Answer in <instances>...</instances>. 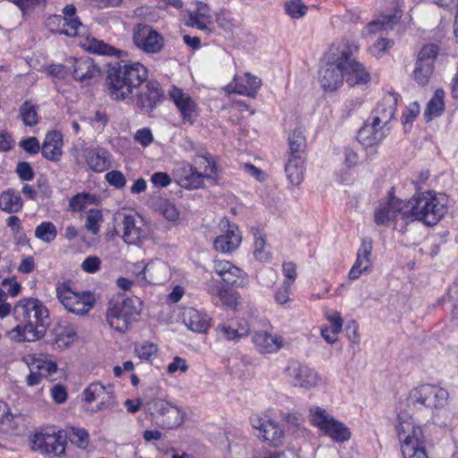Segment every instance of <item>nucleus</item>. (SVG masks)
<instances>
[{
  "instance_id": "nucleus-37",
  "label": "nucleus",
  "mask_w": 458,
  "mask_h": 458,
  "mask_svg": "<svg viewBox=\"0 0 458 458\" xmlns=\"http://www.w3.org/2000/svg\"><path fill=\"white\" fill-rule=\"evenodd\" d=\"M245 78L246 84L234 78L233 91L254 98L261 86V80L249 72L245 73Z\"/></svg>"
},
{
  "instance_id": "nucleus-54",
  "label": "nucleus",
  "mask_w": 458,
  "mask_h": 458,
  "mask_svg": "<svg viewBox=\"0 0 458 458\" xmlns=\"http://www.w3.org/2000/svg\"><path fill=\"white\" fill-rule=\"evenodd\" d=\"M216 291L222 304L233 309L237 306L238 294L235 292L225 286H219Z\"/></svg>"
},
{
  "instance_id": "nucleus-38",
  "label": "nucleus",
  "mask_w": 458,
  "mask_h": 458,
  "mask_svg": "<svg viewBox=\"0 0 458 458\" xmlns=\"http://www.w3.org/2000/svg\"><path fill=\"white\" fill-rule=\"evenodd\" d=\"M24 360L29 369H37L43 377H49L57 370L56 362L46 357L28 356Z\"/></svg>"
},
{
  "instance_id": "nucleus-27",
  "label": "nucleus",
  "mask_w": 458,
  "mask_h": 458,
  "mask_svg": "<svg viewBox=\"0 0 458 458\" xmlns=\"http://www.w3.org/2000/svg\"><path fill=\"white\" fill-rule=\"evenodd\" d=\"M371 251L372 241L369 239H363L360 248L358 249L356 260L348 274L350 280H356L363 273L369 271L372 266L370 259Z\"/></svg>"
},
{
  "instance_id": "nucleus-34",
  "label": "nucleus",
  "mask_w": 458,
  "mask_h": 458,
  "mask_svg": "<svg viewBox=\"0 0 458 458\" xmlns=\"http://www.w3.org/2000/svg\"><path fill=\"white\" fill-rule=\"evenodd\" d=\"M24 202L21 193L12 188L3 191L0 193V210L6 214H15L21 212Z\"/></svg>"
},
{
  "instance_id": "nucleus-60",
  "label": "nucleus",
  "mask_w": 458,
  "mask_h": 458,
  "mask_svg": "<svg viewBox=\"0 0 458 458\" xmlns=\"http://www.w3.org/2000/svg\"><path fill=\"white\" fill-rule=\"evenodd\" d=\"M282 271L285 277L283 283H288L290 285H293L297 278V267L295 263L292 261L284 262Z\"/></svg>"
},
{
  "instance_id": "nucleus-62",
  "label": "nucleus",
  "mask_w": 458,
  "mask_h": 458,
  "mask_svg": "<svg viewBox=\"0 0 458 458\" xmlns=\"http://www.w3.org/2000/svg\"><path fill=\"white\" fill-rule=\"evenodd\" d=\"M189 369L187 361L179 356H175L173 361L170 362L166 368V371L169 374H175L176 372L185 373Z\"/></svg>"
},
{
  "instance_id": "nucleus-31",
  "label": "nucleus",
  "mask_w": 458,
  "mask_h": 458,
  "mask_svg": "<svg viewBox=\"0 0 458 458\" xmlns=\"http://www.w3.org/2000/svg\"><path fill=\"white\" fill-rule=\"evenodd\" d=\"M252 343L259 352L270 354L277 352L283 346V338L267 331H258L252 335Z\"/></svg>"
},
{
  "instance_id": "nucleus-4",
  "label": "nucleus",
  "mask_w": 458,
  "mask_h": 458,
  "mask_svg": "<svg viewBox=\"0 0 458 458\" xmlns=\"http://www.w3.org/2000/svg\"><path fill=\"white\" fill-rule=\"evenodd\" d=\"M358 49L356 44L342 41L333 45L324 55L318 70V81L325 93L335 92L344 84L345 63Z\"/></svg>"
},
{
  "instance_id": "nucleus-13",
  "label": "nucleus",
  "mask_w": 458,
  "mask_h": 458,
  "mask_svg": "<svg viewBox=\"0 0 458 458\" xmlns=\"http://www.w3.org/2000/svg\"><path fill=\"white\" fill-rule=\"evenodd\" d=\"M57 297L64 307L76 315L88 313L94 306L95 297L91 293H75L66 284H61L56 289Z\"/></svg>"
},
{
  "instance_id": "nucleus-12",
  "label": "nucleus",
  "mask_w": 458,
  "mask_h": 458,
  "mask_svg": "<svg viewBox=\"0 0 458 458\" xmlns=\"http://www.w3.org/2000/svg\"><path fill=\"white\" fill-rule=\"evenodd\" d=\"M438 54L439 47L436 44H427L419 51L412 77L420 86L425 87L429 83Z\"/></svg>"
},
{
  "instance_id": "nucleus-18",
  "label": "nucleus",
  "mask_w": 458,
  "mask_h": 458,
  "mask_svg": "<svg viewBox=\"0 0 458 458\" xmlns=\"http://www.w3.org/2000/svg\"><path fill=\"white\" fill-rule=\"evenodd\" d=\"M149 410L160 416L162 426L168 428L179 427L184 420V411L163 399L153 400L149 404Z\"/></svg>"
},
{
  "instance_id": "nucleus-33",
  "label": "nucleus",
  "mask_w": 458,
  "mask_h": 458,
  "mask_svg": "<svg viewBox=\"0 0 458 458\" xmlns=\"http://www.w3.org/2000/svg\"><path fill=\"white\" fill-rule=\"evenodd\" d=\"M216 332L219 339L235 341L246 336L250 332V327L245 320L238 322L237 326L233 322L223 323L216 327Z\"/></svg>"
},
{
  "instance_id": "nucleus-17",
  "label": "nucleus",
  "mask_w": 458,
  "mask_h": 458,
  "mask_svg": "<svg viewBox=\"0 0 458 458\" xmlns=\"http://www.w3.org/2000/svg\"><path fill=\"white\" fill-rule=\"evenodd\" d=\"M221 233L214 240V248L222 253H232L237 250L242 242V235L235 224H231L227 219H222L219 223Z\"/></svg>"
},
{
  "instance_id": "nucleus-15",
  "label": "nucleus",
  "mask_w": 458,
  "mask_h": 458,
  "mask_svg": "<svg viewBox=\"0 0 458 458\" xmlns=\"http://www.w3.org/2000/svg\"><path fill=\"white\" fill-rule=\"evenodd\" d=\"M374 220L377 225L389 226L399 220L408 222L406 202L391 197L386 201L380 202L374 212Z\"/></svg>"
},
{
  "instance_id": "nucleus-42",
  "label": "nucleus",
  "mask_w": 458,
  "mask_h": 458,
  "mask_svg": "<svg viewBox=\"0 0 458 458\" xmlns=\"http://www.w3.org/2000/svg\"><path fill=\"white\" fill-rule=\"evenodd\" d=\"M444 98V89H437L425 109L424 116L427 121H430L433 117H437L442 114L445 108Z\"/></svg>"
},
{
  "instance_id": "nucleus-35",
  "label": "nucleus",
  "mask_w": 458,
  "mask_h": 458,
  "mask_svg": "<svg viewBox=\"0 0 458 458\" xmlns=\"http://www.w3.org/2000/svg\"><path fill=\"white\" fill-rule=\"evenodd\" d=\"M169 276V266L165 261L155 259L147 264V284H162Z\"/></svg>"
},
{
  "instance_id": "nucleus-52",
  "label": "nucleus",
  "mask_w": 458,
  "mask_h": 458,
  "mask_svg": "<svg viewBox=\"0 0 458 458\" xmlns=\"http://www.w3.org/2000/svg\"><path fill=\"white\" fill-rule=\"evenodd\" d=\"M102 222V212L98 209H90L87 214L85 227L92 234L96 235L99 232Z\"/></svg>"
},
{
  "instance_id": "nucleus-39",
  "label": "nucleus",
  "mask_w": 458,
  "mask_h": 458,
  "mask_svg": "<svg viewBox=\"0 0 458 458\" xmlns=\"http://www.w3.org/2000/svg\"><path fill=\"white\" fill-rule=\"evenodd\" d=\"M253 255L261 263L268 262L272 258L271 248L267 242L266 235L259 231L254 233Z\"/></svg>"
},
{
  "instance_id": "nucleus-23",
  "label": "nucleus",
  "mask_w": 458,
  "mask_h": 458,
  "mask_svg": "<svg viewBox=\"0 0 458 458\" xmlns=\"http://www.w3.org/2000/svg\"><path fill=\"white\" fill-rule=\"evenodd\" d=\"M67 63L70 64L69 69L72 71V77L78 81L89 84L93 79L100 76L99 67L90 57H70Z\"/></svg>"
},
{
  "instance_id": "nucleus-11",
  "label": "nucleus",
  "mask_w": 458,
  "mask_h": 458,
  "mask_svg": "<svg viewBox=\"0 0 458 458\" xmlns=\"http://www.w3.org/2000/svg\"><path fill=\"white\" fill-rule=\"evenodd\" d=\"M448 392L437 385L423 384L413 387L408 394V401L429 409H442L447 403Z\"/></svg>"
},
{
  "instance_id": "nucleus-2",
  "label": "nucleus",
  "mask_w": 458,
  "mask_h": 458,
  "mask_svg": "<svg viewBox=\"0 0 458 458\" xmlns=\"http://www.w3.org/2000/svg\"><path fill=\"white\" fill-rule=\"evenodd\" d=\"M220 170L216 157L208 153L197 155L193 163L177 162L173 170V179L185 190H198L205 186V180L216 183Z\"/></svg>"
},
{
  "instance_id": "nucleus-10",
  "label": "nucleus",
  "mask_w": 458,
  "mask_h": 458,
  "mask_svg": "<svg viewBox=\"0 0 458 458\" xmlns=\"http://www.w3.org/2000/svg\"><path fill=\"white\" fill-rule=\"evenodd\" d=\"M286 382L292 386L310 390L322 385L321 375L313 368L298 361H291L284 369Z\"/></svg>"
},
{
  "instance_id": "nucleus-41",
  "label": "nucleus",
  "mask_w": 458,
  "mask_h": 458,
  "mask_svg": "<svg viewBox=\"0 0 458 458\" xmlns=\"http://www.w3.org/2000/svg\"><path fill=\"white\" fill-rule=\"evenodd\" d=\"M77 339V332L72 326H60L55 328L54 344L59 349H65Z\"/></svg>"
},
{
  "instance_id": "nucleus-20",
  "label": "nucleus",
  "mask_w": 458,
  "mask_h": 458,
  "mask_svg": "<svg viewBox=\"0 0 458 458\" xmlns=\"http://www.w3.org/2000/svg\"><path fill=\"white\" fill-rule=\"evenodd\" d=\"M64 15H53L48 18V25H56L59 34L68 37H76L81 34L80 30L83 27L76 14V7L72 4L66 5L63 9Z\"/></svg>"
},
{
  "instance_id": "nucleus-26",
  "label": "nucleus",
  "mask_w": 458,
  "mask_h": 458,
  "mask_svg": "<svg viewBox=\"0 0 458 458\" xmlns=\"http://www.w3.org/2000/svg\"><path fill=\"white\" fill-rule=\"evenodd\" d=\"M164 98L160 84L156 81L147 83L145 89L140 91L135 99V105L143 112H151Z\"/></svg>"
},
{
  "instance_id": "nucleus-63",
  "label": "nucleus",
  "mask_w": 458,
  "mask_h": 458,
  "mask_svg": "<svg viewBox=\"0 0 458 458\" xmlns=\"http://www.w3.org/2000/svg\"><path fill=\"white\" fill-rule=\"evenodd\" d=\"M16 173L21 181H31L34 178V171L28 162H19Z\"/></svg>"
},
{
  "instance_id": "nucleus-49",
  "label": "nucleus",
  "mask_w": 458,
  "mask_h": 458,
  "mask_svg": "<svg viewBox=\"0 0 458 458\" xmlns=\"http://www.w3.org/2000/svg\"><path fill=\"white\" fill-rule=\"evenodd\" d=\"M70 441L80 448H86L89 442L88 431L82 428L72 427L68 431Z\"/></svg>"
},
{
  "instance_id": "nucleus-5",
  "label": "nucleus",
  "mask_w": 458,
  "mask_h": 458,
  "mask_svg": "<svg viewBox=\"0 0 458 458\" xmlns=\"http://www.w3.org/2000/svg\"><path fill=\"white\" fill-rule=\"evenodd\" d=\"M406 206L409 221L418 220L427 225H435L447 212L448 199L433 191H418Z\"/></svg>"
},
{
  "instance_id": "nucleus-40",
  "label": "nucleus",
  "mask_w": 458,
  "mask_h": 458,
  "mask_svg": "<svg viewBox=\"0 0 458 458\" xmlns=\"http://www.w3.org/2000/svg\"><path fill=\"white\" fill-rule=\"evenodd\" d=\"M85 49L90 53L116 56L118 58H122L123 56L126 55L124 51L119 50L114 47L96 38L88 40L87 44L85 45Z\"/></svg>"
},
{
  "instance_id": "nucleus-8",
  "label": "nucleus",
  "mask_w": 458,
  "mask_h": 458,
  "mask_svg": "<svg viewBox=\"0 0 458 458\" xmlns=\"http://www.w3.org/2000/svg\"><path fill=\"white\" fill-rule=\"evenodd\" d=\"M141 311L139 298H113L108 303L106 321L111 328L123 333L137 319Z\"/></svg>"
},
{
  "instance_id": "nucleus-64",
  "label": "nucleus",
  "mask_w": 458,
  "mask_h": 458,
  "mask_svg": "<svg viewBox=\"0 0 458 458\" xmlns=\"http://www.w3.org/2000/svg\"><path fill=\"white\" fill-rule=\"evenodd\" d=\"M101 260L97 256H89L84 259L81 264V268L84 272L94 274L100 268Z\"/></svg>"
},
{
  "instance_id": "nucleus-25",
  "label": "nucleus",
  "mask_w": 458,
  "mask_h": 458,
  "mask_svg": "<svg viewBox=\"0 0 458 458\" xmlns=\"http://www.w3.org/2000/svg\"><path fill=\"white\" fill-rule=\"evenodd\" d=\"M114 398L112 387L106 386L99 382L90 384L82 393V401L87 403L99 401L97 405V409L94 411H98L114 406Z\"/></svg>"
},
{
  "instance_id": "nucleus-32",
  "label": "nucleus",
  "mask_w": 458,
  "mask_h": 458,
  "mask_svg": "<svg viewBox=\"0 0 458 458\" xmlns=\"http://www.w3.org/2000/svg\"><path fill=\"white\" fill-rule=\"evenodd\" d=\"M325 316L327 324L321 327V336L327 343L334 344L342 331L344 320L341 314L335 310H327Z\"/></svg>"
},
{
  "instance_id": "nucleus-3",
  "label": "nucleus",
  "mask_w": 458,
  "mask_h": 458,
  "mask_svg": "<svg viewBox=\"0 0 458 458\" xmlns=\"http://www.w3.org/2000/svg\"><path fill=\"white\" fill-rule=\"evenodd\" d=\"M148 76V69L139 62L110 63L107 69L106 84L113 99L123 100L131 98Z\"/></svg>"
},
{
  "instance_id": "nucleus-56",
  "label": "nucleus",
  "mask_w": 458,
  "mask_h": 458,
  "mask_svg": "<svg viewBox=\"0 0 458 458\" xmlns=\"http://www.w3.org/2000/svg\"><path fill=\"white\" fill-rule=\"evenodd\" d=\"M394 46V41L389 38H381L377 39L369 48L371 55L377 58L381 57L388 49Z\"/></svg>"
},
{
  "instance_id": "nucleus-1",
  "label": "nucleus",
  "mask_w": 458,
  "mask_h": 458,
  "mask_svg": "<svg viewBox=\"0 0 458 458\" xmlns=\"http://www.w3.org/2000/svg\"><path fill=\"white\" fill-rule=\"evenodd\" d=\"M14 313L21 323L8 331L7 335L15 342L35 341L43 334L48 323V310L37 299L21 301L15 306Z\"/></svg>"
},
{
  "instance_id": "nucleus-58",
  "label": "nucleus",
  "mask_w": 458,
  "mask_h": 458,
  "mask_svg": "<svg viewBox=\"0 0 458 458\" xmlns=\"http://www.w3.org/2000/svg\"><path fill=\"white\" fill-rule=\"evenodd\" d=\"M41 153L46 159L56 162L63 155L62 145H42Z\"/></svg>"
},
{
  "instance_id": "nucleus-21",
  "label": "nucleus",
  "mask_w": 458,
  "mask_h": 458,
  "mask_svg": "<svg viewBox=\"0 0 458 458\" xmlns=\"http://www.w3.org/2000/svg\"><path fill=\"white\" fill-rule=\"evenodd\" d=\"M301 145H291V150L287 162L285 164V174L291 184L298 186L304 180V149H301Z\"/></svg>"
},
{
  "instance_id": "nucleus-6",
  "label": "nucleus",
  "mask_w": 458,
  "mask_h": 458,
  "mask_svg": "<svg viewBox=\"0 0 458 458\" xmlns=\"http://www.w3.org/2000/svg\"><path fill=\"white\" fill-rule=\"evenodd\" d=\"M396 98L386 96L372 111L370 117L360 129L357 140L360 143L364 140L380 142L390 131V122L394 117Z\"/></svg>"
},
{
  "instance_id": "nucleus-9",
  "label": "nucleus",
  "mask_w": 458,
  "mask_h": 458,
  "mask_svg": "<svg viewBox=\"0 0 458 458\" xmlns=\"http://www.w3.org/2000/svg\"><path fill=\"white\" fill-rule=\"evenodd\" d=\"M310 420L311 424L318 428L322 435L335 443H344L351 438V429L321 407L312 406L310 408Z\"/></svg>"
},
{
  "instance_id": "nucleus-43",
  "label": "nucleus",
  "mask_w": 458,
  "mask_h": 458,
  "mask_svg": "<svg viewBox=\"0 0 458 458\" xmlns=\"http://www.w3.org/2000/svg\"><path fill=\"white\" fill-rule=\"evenodd\" d=\"M376 145H355L354 146H344V165L349 168L355 167L359 163L360 156L359 152H375Z\"/></svg>"
},
{
  "instance_id": "nucleus-7",
  "label": "nucleus",
  "mask_w": 458,
  "mask_h": 458,
  "mask_svg": "<svg viewBox=\"0 0 458 458\" xmlns=\"http://www.w3.org/2000/svg\"><path fill=\"white\" fill-rule=\"evenodd\" d=\"M395 429L403 458H428L422 429L408 412L398 411Z\"/></svg>"
},
{
  "instance_id": "nucleus-48",
  "label": "nucleus",
  "mask_w": 458,
  "mask_h": 458,
  "mask_svg": "<svg viewBox=\"0 0 458 458\" xmlns=\"http://www.w3.org/2000/svg\"><path fill=\"white\" fill-rule=\"evenodd\" d=\"M97 201V197L90 193H79L72 197L69 201V206L73 211H81L88 205L94 204Z\"/></svg>"
},
{
  "instance_id": "nucleus-30",
  "label": "nucleus",
  "mask_w": 458,
  "mask_h": 458,
  "mask_svg": "<svg viewBox=\"0 0 458 458\" xmlns=\"http://www.w3.org/2000/svg\"><path fill=\"white\" fill-rule=\"evenodd\" d=\"M353 55L351 54L345 63L344 79L347 84L352 87L365 85L370 81V73L361 63L352 58Z\"/></svg>"
},
{
  "instance_id": "nucleus-44",
  "label": "nucleus",
  "mask_w": 458,
  "mask_h": 458,
  "mask_svg": "<svg viewBox=\"0 0 458 458\" xmlns=\"http://www.w3.org/2000/svg\"><path fill=\"white\" fill-rule=\"evenodd\" d=\"M398 19L396 14L381 15L367 25L368 32L369 34H375L382 30H392L393 26L397 23Z\"/></svg>"
},
{
  "instance_id": "nucleus-45",
  "label": "nucleus",
  "mask_w": 458,
  "mask_h": 458,
  "mask_svg": "<svg viewBox=\"0 0 458 458\" xmlns=\"http://www.w3.org/2000/svg\"><path fill=\"white\" fill-rule=\"evenodd\" d=\"M34 234L39 241L51 243L57 236V228L52 222L44 221L35 228Z\"/></svg>"
},
{
  "instance_id": "nucleus-28",
  "label": "nucleus",
  "mask_w": 458,
  "mask_h": 458,
  "mask_svg": "<svg viewBox=\"0 0 458 458\" xmlns=\"http://www.w3.org/2000/svg\"><path fill=\"white\" fill-rule=\"evenodd\" d=\"M169 96L179 109L183 121L192 123L196 116L197 106L191 97L177 87L171 89Z\"/></svg>"
},
{
  "instance_id": "nucleus-14",
  "label": "nucleus",
  "mask_w": 458,
  "mask_h": 458,
  "mask_svg": "<svg viewBox=\"0 0 458 458\" xmlns=\"http://www.w3.org/2000/svg\"><path fill=\"white\" fill-rule=\"evenodd\" d=\"M132 40L136 47L145 54H159L165 47L164 37L152 26L146 23L135 25Z\"/></svg>"
},
{
  "instance_id": "nucleus-50",
  "label": "nucleus",
  "mask_w": 458,
  "mask_h": 458,
  "mask_svg": "<svg viewBox=\"0 0 458 458\" xmlns=\"http://www.w3.org/2000/svg\"><path fill=\"white\" fill-rule=\"evenodd\" d=\"M157 346L149 342L135 344L134 352L137 357L142 360H149L157 353Z\"/></svg>"
},
{
  "instance_id": "nucleus-61",
  "label": "nucleus",
  "mask_w": 458,
  "mask_h": 458,
  "mask_svg": "<svg viewBox=\"0 0 458 458\" xmlns=\"http://www.w3.org/2000/svg\"><path fill=\"white\" fill-rule=\"evenodd\" d=\"M355 178L354 167L349 168L345 165L336 173V180L342 184H351L355 181Z\"/></svg>"
},
{
  "instance_id": "nucleus-57",
  "label": "nucleus",
  "mask_w": 458,
  "mask_h": 458,
  "mask_svg": "<svg viewBox=\"0 0 458 458\" xmlns=\"http://www.w3.org/2000/svg\"><path fill=\"white\" fill-rule=\"evenodd\" d=\"M21 11L23 15L31 13L37 6L45 5L47 0H8Z\"/></svg>"
},
{
  "instance_id": "nucleus-51",
  "label": "nucleus",
  "mask_w": 458,
  "mask_h": 458,
  "mask_svg": "<svg viewBox=\"0 0 458 458\" xmlns=\"http://www.w3.org/2000/svg\"><path fill=\"white\" fill-rule=\"evenodd\" d=\"M127 272L134 277V282L141 286L147 285V264L132 263L127 266Z\"/></svg>"
},
{
  "instance_id": "nucleus-24",
  "label": "nucleus",
  "mask_w": 458,
  "mask_h": 458,
  "mask_svg": "<svg viewBox=\"0 0 458 458\" xmlns=\"http://www.w3.org/2000/svg\"><path fill=\"white\" fill-rule=\"evenodd\" d=\"M250 421L251 426L259 431L264 441L275 446L282 443L284 432L275 420L255 414L250 417Z\"/></svg>"
},
{
  "instance_id": "nucleus-29",
  "label": "nucleus",
  "mask_w": 458,
  "mask_h": 458,
  "mask_svg": "<svg viewBox=\"0 0 458 458\" xmlns=\"http://www.w3.org/2000/svg\"><path fill=\"white\" fill-rule=\"evenodd\" d=\"M181 316L183 324L192 332L205 334L210 327L211 318L197 309L184 308Z\"/></svg>"
},
{
  "instance_id": "nucleus-59",
  "label": "nucleus",
  "mask_w": 458,
  "mask_h": 458,
  "mask_svg": "<svg viewBox=\"0 0 458 458\" xmlns=\"http://www.w3.org/2000/svg\"><path fill=\"white\" fill-rule=\"evenodd\" d=\"M291 288L288 283H282V284L275 292V301L277 304L284 305L290 301Z\"/></svg>"
},
{
  "instance_id": "nucleus-19",
  "label": "nucleus",
  "mask_w": 458,
  "mask_h": 458,
  "mask_svg": "<svg viewBox=\"0 0 458 458\" xmlns=\"http://www.w3.org/2000/svg\"><path fill=\"white\" fill-rule=\"evenodd\" d=\"M213 269L227 285L245 287L249 284V276L247 273L229 260H215Z\"/></svg>"
},
{
  "instance_id": "nucleus-36",
  "label": "nucleus",
  "mask_w": 458,
  "mask_h": 458,
  "mask_svg": "<svg viewBox=\"0 0 458 458\" xmlns=\"http://www.w3.org/2000/svg\"><path fill=\"white\" fill-rule=\"evenodd\" d=\"M85 158L89 167L98 173L106 171L111 165L110 156L103 148L86 151Z\"/></svg>"
},
{
  "instance_id": "nucleus-55",
  "label": "nucleus",
  "mask_w": 458,
  "mask_h": 458,
  "mask_svg": "<svg viewBox=\"0 0 458 458\" xmlns=\"http://www.w3.org/2000/svg\"><path fill=\"white\" fill-rule=\"evenodd\" d=\"M286 13L293 19H299L305 15L308 7L301 0H291L284 4Z\"/></svg>"
},
{
  "instance_id": "nucleus-16",
  "label": "nucleus",
  "mask_w": 458,
  "mask_h": 458,
  "mask_svg": "<svg viewBox=\"0 0 458 458\" xmlns=\"http://www.w3.org/2000/svg\"><path fill=\"white\" fill-rule=\"evenodd\" d=\"M123 239L128 244H139L148 239L149 228L144 218L136 213L121 215Z\"/></svg>"
},
{
  "instance_id": "nucleus-22",
  "label": "nucleus",
  "mask_w": 458,
  "mask_h": 458,
  "mask_svg": "<svg viewBox=\"0 0 458 458\" xmlns=\"http://www.w3.org/2000/svg\"><path fill=\"white\" fill-rule=\"evenodd\" d=\"M34 445L41 453L53 455V458H61L66 450V443L61 432L38 433L34 437Z\"/></svg>"
},
{
  "instance_id": "nucleus-46",
  "label": "nucleus",
  "mask_w": 458,
  "mask_h": 458,
  "mask_svg": "<svg viewBox=\"0 0 458 458\" xmlns=\"http://www.w3.org/2000/svg\"><path fill=\"white\" fill-rule=\"evenodd\" d=\"M157 209L167 221L176 224L180 220V212L176 206L168 199H161L157 205Z\"/></svg>"
},
{
  "instance_id": "nucleus-53",
  "label": "nucleus",
  "mask_w": 458,
  "mask_h": 458,
  "mask_svg": "<svg viewBox=\"0 0 458 458\" xmlns=\"http://www.w3.org/2000/svg\"><path fill=\"white\" fill-rule=\"evenodd\" d=\"M20 116L24 124L28 126L35 125L38 123V113L35 106L30 101H25L20 108Z\"/></svg>"
},
{
  "instance_id": "nucleus-47",
  "label": "nucleus",
  "mask_w": 458,
  "mask_h": 458,
  "mask_svg": "<svg viewBox=\"0 0 458 458\" xmlns=\"http://www.w3.org/2000/svg\"><path fill=\"white\" fill-rule=\"evenodd\" d=\"M197 5H198L197 10L195 12L191 13L189 15L191 23L192 26H194L201 30L207 31L208 33H210L211 29L204 21V20L209 18V14L205 12H201L202 7H207V4H205L203 2H198Z\"/></svg>"
}]
</instances>
